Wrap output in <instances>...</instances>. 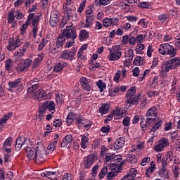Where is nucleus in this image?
I'll return each instance as SVG.
<instances>
[{
  "label": "nucleus",
  "mask_w": 180,
  "mask_h": 180,
  "mask_svg": "<svg viewBox=\"0 0 180 180\" xmlns=\"http://www.w3.org/2000/svg\"><path fill=\"white\" fill-rule=\"evenodd\" d=\"M144 44H139L135 49L136 54H143V50H144Z\"/></svg>",
  "instance_id": "obj_54"
},
{
  "label": "nucleus",
  "mask_w": 180,
  "mask_h": 180,
  "mask_svg": "<svg viewBox=\"0 0 180 180\" xmlns=\"http://www.w3.org/2000/svg\"><path fill=\"white\" fill-rule=\"evenodd\" d=\"M158 20L160 23H167L168 20H169V15L162 13L158 15Z\"/></svg>",
  "instance_id": "obj_40"
},
{
  "label": "nucleus",
  "mask_w": 180,
  "mask_h": 180,
  "mask_svg": "<svg viewBox=\"0 0 180 180\" xmlns=\"http://www.w3.org/2000/svg\"><path fill=\"white\" fill-rule=\"evenodd\" d=\"M65 39H70L71 40H75L77 38V31L72 28V24L69 22V25L66 26V28L61 34Z\"/></svg>",
  "instance_id": "obj_4"
},
{
  "label": "nucleus",
  "mask_w": 180,
  "mask_h": 180,
  "mask_svg": "<svg viewBox=\"0 0 180 180\" xmlns=\"http://www.w3.org/2000/svg\"><path fill=\"white\" fill-rule=\"evenodd\" d=\"M170 70H175V68L171 61L168 60L165 65H162L160 74L162 77H167V72H169Z\"/></svg>",
  "instance_id": "obj_10"
},
{
  "label": "nucleus",
  "mask_w": 180,
  "mask_h": 180,
  "mask_svg": "<svg viewBox=\"0 0 180 180\" xmlns=\"http://www.w3.org/2000/svg\"><path fill=\"white\" fill-rule=\"evenodd\" d=\"M44 58V53L38 55V57L34 60V67H39V64H40L41 61H43Z\"/></svg>",
  "instance_id": "obj_50"
},
{
  "label": "nucleus",
  "mask_w": 180,
  "mask_h": 180,
  "mask_svg": "<svg viewBox=\"0 0 180 180\" xmlns=\"http://www.w3.org/2000/svg\"><path fill=\"white\" fill-rule=\"evenodd\" d=\"M12 146V137L7 138L3 143V147H11Z\"/></svg>",
  "instance_id": "obj_59"
},
{
  "label": "nucleus",
  "mask_w": 180,
  "mask_h": 180,
  "mask_svg": "<svg viewBox=\"0 0 180 180\" xmlns=\"http://www.w3.org/2000/svg\"><path fill=\"white\" fill-rule=\"evenodd\" d=\"M166 156L167 160L170 161V162H173V164H176V165H179L180 161L179 158H178L175 155H174V153L172 151H169L166 153Z\"/></svg>",
  "instance_id": "obj_23"
},
{
  "label": "nucleus",
  "mask_w": 180,
  "mask_h": 180,
  "mask_svg": "<svg viewBox=\"0 0 180 180\" xmlns=\"http://www.w3.org/2000/svg\"><path fill=\"white\" fill-rule=\"evenodd\" d=\"M20 81H22V78H18L13 82H9L8 85L11 89H22V83H20Z\"/></svg>",
  "instance_id": "obj_21"
},
{
  "label": "nucleus",
  "mask_w": 180,
  "mask_h": 180,
  "mask_svg": "<svg viewBox=\"0 0 180 180\" xmlns=\"http://www.w3.org/2000/svg\"><path fill=\"white\" fill-rule=\"evenodd\" d=\"M158 176L162 179H168L171 176V172L167 169V167H162L158 172Z\"/></svg>",
  "instance_id": "obj_20"
},
{
  "label": "nucleus",
  "mask_w": 180,
  "mask_h": 180,
  "mask_svg": "<svg viewBox=\"0 0 180 180\" xmlns=\"http://www.w3.org/2000/svg\"><path fill=\"white\" fill-rule=\"evenodd\" d=\"M155 120V118H150V117H147L146 120L145 119H141V127L142 129L146 130L147 126H150V124H151V123H153Z\"/></svg>",
  "instance_id": "obj_30"
},
{
  "label": "nucleus",
  "mask_w": 180,
  "mask_h": 180,
  "mask_svg": "<svg viewBox=\"0 0 180 180\" xmlns=\"http://www.w3.org/2000/svg\"><path fill=\"white\" fill-rule=\"evenodd\" d=\"M125 140L124 137L118 138L114 143V148L115 150H120L124 146Z\"/></svg>",
  "instance_id": "obj_29"
},
{
  "label": "nucleus",
  "mask_w": 180,
  "mask_h": 180,
  "mask_svg": "<svg viewBox=\"0 0 180 180\" xmlns=\"http://www.w3.org/2000/svg\"><path fill=\"white\" fill-rule=\"evenodd\" d=\"M56 147H57V143L54 142H51L50 143H49L46 151H47L48 154H51V153L54 152Z\"/></svg>",
  "instance_id": "obj_44"
},
{
  "label": "nucleus",
  "mask_w": 180,
  "mask_h": 180,
  "mask_svg": "<svg viewBox=\"0 0 180 180\" xmlns=\"http://www.w3.org/2000/svg\"><path fill=\"white\" fill-rule=\"evenodd\" d=\"M106 174H108V167H103L100 172L98 176L102 179V178H105V175H106Z\"/></svg>",
  "instance_id": "obj_62"
},
{
  "label": "nucleus",
  "mask_w": 180,
  "mask_h": 180,
  "mask_svg": "<svg viewBox=\"0 0 180 180\" xmlns=\"http://www.w3.org/2000/svg\"><path fill=\"white\" fill-rule=\"evenodd\" d=\"M112 115L114 116H117L118 117H124V116H126V110L115 108L112 111Z\"/></svg>",
  "instance_id": "obj_35"
},
{
  "label": "nucleus",
  "mask_w": 180,
  "mask_h": 180,
  "mask_svg": "<svg viewBox=\"0 0 180 180\" xmlns=\"http://www.w3.org/2000/svg\"><path fill=\"white\" fill-rule=\"evenodd\" d=\"M30 46V44H29V42H25L21 49L15 52V61H20V60H22V58L23 56H25V54H26V51L29 49Z\"/></svg>",
  "instance_id": "obj_5"
},
{
  "label": "nucleus",
  "mask_w": 180,
  "mask_h": 180,
  "mask_svg": "<svg viewBox=\"0 0 180 180\" xmlns=\"http://www.w3.org/2000/svg\"><path fill=\"white\" fill-rule=\"evenodd\" d=\"M137 175V170L135 168L130 169L129 172L125 176L128 180H134Z\"/></svg>",
  "instance_id": "obj_38"
},
{
  "label": "nucleus",
  "mask_w": 180,
  "mask_h": 180,
  "mask_svg": "<svg viewBox=\"0 0 180 180\" xmlns=\"http://www.w3.org/2000/svg\"><path fill=\"white\" fill-rule=\"evenodd\" d=\"M63 13L67 15L68 19H71L75 13V8L71 3H65L63 4Z\"/></svg>",
  "instance_id": "obj_7"
},
{
  "label": "nucleus",
  "mask_w": 180,
  "mask_h": 180,
  "mask_svg": "<svg viewBox=\"0 0 180 180\" xmlns=\"http://www.w3.org/2000/svg\"><path fill=\"white\" fill-rule=\"evenodd\" d=\"M67 65L68 64L65 62H60L57 63L53 68V72H61Z\"/></svg>",
  "instance_id": "obj_32"
},
{
  "label": "nucleus",
  "mask_w": 180,
  "mask_h": 180,
  "mask_svg": "<svg viewBox=\"0 0 180 180\" xmlns=\"http://www.w3.org/2000/svg\"><path fill=\"white\" fill-rule=\"evenodd\" d=\"M81 137L80 147L85 150L89 146V138L85 135H82Z\"/></svg>",
  "instance_id": "obj_33"
},
{
  "label": "nucleus",
  "mask_w": 180,
  "mask_h": 180,
  "mask_svg": "<svg viewBox=\"0 0 180 180\" xmlns=\"http://www.w3.org/2000/svg\"><path fill=\"white\" fill-rule=\"evenodd\" d=\"M162 123H164L162 120H160L158 122H156L154 126L151 128L150 132L154 133V131H157V130H158V129H160L161 126H162Z\"/></svg>",
  "instance_id": "obj_42"
},
{
  "label": "nucleus",
  "mask_w": 180,
  "mask_h": 180,
  "mask_svg": "<svg viewBox=\"0 0 180 180\" xmlns=\"http://www.w3.org/2000/svg\"><path fill=\"white\" fill-rule=\"evenodd\" d=\"M127 161L129 164H136L137 163V158L135 155L129 154L127 157Z\"/></svg>",
  "instance_id": "obj_45"
},
{
  "label": "nucleus",
  "mask_w": 180,
  "mask_h": 180,
  "mask_svg": "<svg viewBox=\"0 0 180 180\" xmlns=\"http://www.w3.org/2000/svg\"><path fill=\"white\" fill-rule=\"evenodd\" d=\"M39 20H40V17L34 13H30L25 23L22 24L20 32L21 34H25L26 29H27L28 25H32V26H39Z\"/></svg>",
  "instance_id": "obj_2"
},
{
  "label": "nucleus",
  "mask_w": 180,
  "mask_h": 180,
  "mask_svg": "<svg viewBox=\"0 0 180 180\" xmlns=\"http://www.w3.org/2000/svg\"><path fill=\"white\" fill-rule=\"evenodd\" d=\"M96 86L100 89V92H103V91L106 89V84H105V82H103L102 80H98L96 82Z\"/></svg>",
  "instance_id": "obj_49"
},
{
  "label": "nucleus",
  "mask_w": 180,
  "mask_h": 180,
  "mask_svg": "<svg viewBox=\"0 0 180 180\" xmlns=\"http://www.w3.org/2000/svg\"><path fill=\"white\" fill-rule=\"evenodd\" d=\"M109 109H110V105H109V103H105L101 104L98 111L101 115H106L109 112Z\"/></svg>",
  "instance_id": "obj_34"
},
{
  "label": "nucleus",
  "mask_w": 180,
  "mask_h": 180,
  "mask_svg": "<svg viewBox=\"0 0 180 180\" xmlns=\"http://www.w3.org/2000/svg\"><path fill=\"white\" fill-rule=\"evenodd\" d=\"M141 94H136V96H134L132 97H129L126 99V103L127 105H139V102H140V100H141Z\"/></svg>",
  "instance_id": "obj_17"
},
{
  "label": "nucleus",
  "mask_w": 180,
  "mask_h": 180,
  "mask_svg": "<svg viewBox=\"0 0 180 180\" xmlns=\"http://www.w3.org/2000/svg\"><path fill=\"white\" fill-rule=\"evenodd\" d=\"M12 68H13V65H12V59L7 58L5 60V70L8 71V72H11L12 71Z\"/></svg>",
  "instance_id": "obj_41"
},
{
  "label": "nucleus",
  "mask_w": 180,
  "mask_h": 180,
  "mask_svg": "<svg viewBox=\"0 0 180 180\" xmlns=\"http://www.w3.org/2000/svg\"><path fill=\"white\" fill-rule=\"evenodd\" d=\"M117 174H119L118 171L109 172L107 174V178H108V179H113L115 176H117Z\"/></svg>",
  "instance_id": "obj_56"
},
{
  "label": "nucleus",
  "mask_w": 180,
  "mask_h": 180,
  "mask_svg": "<svg viewBox=\"0 0 180 180\" xmlns=\"http://www.w3.org/2000/svg\"><path fill=\"white\" fill-rule=\"evenodd\" d=\"M72 143V136L67 135L63 139V142L61 143V147H67L68 144Z\"/></svg>",
  "instance_id": "obj_37"
},
{
  "label": "nucleus",
  "mask_w": 180,
  "mask_h": 180,
  "mask_svg": "<svg viewBox=\"0 0 180 180\" xmlns=\"http://www.w3.org/2000/svg\"><path fill=\"white\" fill-rule=\"evenodd\" d=\"M56 101L57 103H63V102L64 101V95L57 94L56 96Z\"/></svg>",
  "instance_id": "obj_63"
},
{
  "label": "nucleus",
  "mask_w": 180,
  "mask_h": 180,
  "mask_svg": "<svg viewBox=\"0 0 180 180\" xmlns=\"http://www.w3.org/2000/svg\"><path fill=\"white\" fill-rule=\"evenodd\" d=\"M139 8L142 9H152L153 6H151V3L147 1L141 2L139 4Z\"/></svg>",
  "instance_id": "obj_47"
},
{
  "label": "nucleus",
  "mask_w": 180,
  "mask_h": 180,
  "mask_svg": "<svg viewBox=\"0 0 180 180\" xmlns=\"http://www.w3.org/2000/svg\"><path fill=\"white\" fill-rule=\"evenodd\" d=\"M122 124L124 127H130V118L129 116H127L123 119Z\"/></svg>",
  "instance_id": "obj_58"
},
{
  "label": "nucleus",
  "mask_w": 180,
  "mask_h": 180,
  "mask_svg": "<svg viewBox=\"0 0 180 180\" xmlns=\"http://www.w3.org/2000/svg\"><path fill=\"white\" fill-rule=\"evenodd\" d=\"M60 22V18H58V11H53L51 13V18L49 20V23L52 27H56Z\"/></svg>",
  "instance_id": "obj_12"
},
{
  "label": "nucleus",
  "mask_w": 180,
  "mask_h": 180,
  "mask_svg": "<svg viewBox=\"0 0 180 180\" xmlns=\"http://www.w3.org/2000/svg\"><path fill=\"white\" fill-rule=\"evenodd\" d=\"M90 82L91 81L86 77H82L80 79V83L83 89H84V91H88L89 92L91 91V84H89Z\"/></svg>",
  "instance_id": "obj_26"
},
{
  "label": "nucleus",
  "mask_w": 180,
  "mask_h": 180,
  "mask_svg": "<svg viewBox=\"0 0 180 180\" xmlns=\"http://www.w3.org/2000/svg\"><path fill=\"white\" fill-rule=\"evenodd\" d=\"M136 96V87L132 86L129 90L127 91L126 98H131Z\"/></svg>",
  "instance_id": "obj_48"
},
{
  "label": "nucleus",
  "mask_w": 180,
  "mask_h": 180,
  "mask_svg": "<svg viewBox=\"0 0 180 180\" xmlns=\"http://www.w3.org/2000/svg\"><path fill=\"white\" fill-rule=\"evenodd\" d=\"M158 51L162 56H169L170 57L176 56V49L174 48V46L168 43L162 44L159 47Z\"/></svg>",
  "instance_id": "obj_1"
},
{
  "label": "nucleus",
  "mask_w": 180,
  "mask_h": 180,
  "mask_svg": "<svg viewBox=\"0 0 180 180\" xmlns=\"http://www.w3.org/2000/svg\"><path fill=\"white\" fill-rule=\"evenodd\" d=\"M138 25L141 26V27L143 29H147V26H148V21L144 18H142L138 22Z\"/></svg>",
  "instance_id": "obj_52"
},
{
  "label": "nucleus",
  "mask_w": 180,
  "mask_h": 180,
  "mask_svg": "<svg viewBox=\"0 0 180 180\" xmlns=\"http://www.w3.org/2000/svg\"><path fill=\"white\" fill-rule=\"evenodd\" d=\"M31 64L32 60L29 58L23 60L17 65V70L18 71V72H22L25 71L27 68H29Z\"/></svg>",
  "instance_id": "obj_11"
},
{
  "label": "nucleus",
  "mask_w": 180,
  "mask_h": 180,
  "mask_svg": "<svg viewBox=\"0 0 180 180\" xmlns=\"http://www.w3.org/2000/svg\"><path fill=\"white\" fill-rule=\"evenodd\" d=\"M27 144H31L32 146V142L30 140H25L24 142L22 140V138L19 137L17 138V140L15 141V150L16 151H20L22 149V147H27Z\"/></svg>",
  "instance_id": "obj_13"
},
{
  "label": "nucleus",
  "mask_w": 180,
  "mask_h": 180,
  "mask_svg": "<svg viewBox=\"0 0 180 180\" xmlns=\"http://www.w3.org/2000/svg\"><path fill=\"white\" fill-rule=\"evenodd\" d=\"M77 124H82L83 127L86 129H91V126H92V122L84 119L82 116L80 115V117L77 118Z\"/></svg>",
  "instance_id": "obj_19"
},
{
  "label": "nucleus",
  "mask_w": 180,
  "mask_h": 180,
  "mask_svg": "<svg viewBox=\"0 0 180 180\" xmlns=\"http://www.w3.org/2000/svg\"><path fill=\"white\" fill-rule=\"evenodd\" d=\"M120 91V88L119 87H115L113 90H111L110 91V96H116L117 94Z\"/></svg>",
  "instance_id": "obj_64"
},
{
  "label": "nucleus",
  "mask_w": 180,
  "mask_h": 180,
  "mask_svg": "<svg viewBox=\"0 0 180 180\" xmlns=\"http://www.w3.org/2000/svg\"><path fill=\"white\" fill-rule=\"evenodd\" d=\"M56 174H57V172H45L41 173V176H45L46 178H51V175H56Z\"/></svg>",
  "instance_id": "obj_60"
},
{
  "label": "nucleus",
  "mask_w": 180,
  "mask_h": 180,
  "mask_svg": "<svg viewBox=\"0 0 180 180\" xmlns=\"http://www.w3.org/2000/svg\"><path fill=\"white\" fill-rule=\"evenodd\" d=\"M49 154L47 153V150H44L42 149H37V154L35 156V162L37 164H40V162H43L44 161V155H47Z\"/></svg>",
  "instance_id": "obj_14"
},
{
  "label": "nucleus",
  "mask_w": 180,
  "mask_h": 180,
  "mask_svg": "<svg viewBox=\"0 0 180 180\" xmlns=\"http://www.w3.org/2000/svg\"><path fill=\"white\" fill-rule=\"evenodd\" d=\"M37 88H39V84H33L31 87H28L27 89V94H34V95H36V92H37Z\"/></svg>",
  "instance_id": "obj_43"
},
{
  "label": "nucleus",
  "mask_w": 180,
  "mask_h": 180,
  "mask_svg": "<svg viewBox=\"0 0 180 180\" xmlns=\"http://www.w3.org/2000/svg\"><path fill=\"white\" fill-rule=\"evenodd\" d=\"M169 146V142L167 139L162 138L160 139L158 143L153 148V150L157 153H160L162 151L165 147H168Z\"/></svg>",
  "instance_id": "obj_6"
},
{
  "label": "nucleus",
  "mask_w": 180,
  "mask_h": 180,
  "mask_svg": "<svg viewBox=\"0 0 180 180\" xmlns=\"http://www.w3.org/2000/svg\"><path fill=\"white\" fill-rule=\"evenodd\" d=\"M64 43H65V37H64L63 35H59L58 37V39L56 41V49H60L63 47Z\"/></svg>",
  "instance_id": "obj_39"
},
{
  "label": "nucleus",
  "mask_w": 180,
  "mask_h": 180,
  "mask_svg": "<svg viewBox=\"0 0 180 180\" xmlns=\"http://www.w3.org/2000/svg\"><path fill=\"white\" fill-rule=\"evenodd\" d=\"M122 155H114V161L117 162V165H123L124 163L122 162Z\"/></svg>",
  "instance_id": "obj_57"
},
{
  "label": "nucleus",
  "mask_w": 180,
  "mask_h": 180,
  "mask_svg": "<svg viewBox=\"0 0 180 180\" xmlns=\"http://www.w3.org/2000/svg\"><path fill=\"white\" fill-rule=\"evenodd\" d=\"M46 110H47V108H46V106H44V104H43L39 110V117H43L44 116V113H46Z\"/></svg>",
  "instance_id": "obj_55"
},
{
  "label": "nucleus",
  "mask_w": 180,
  "mask_h": 180,
  "mask_svg": "<svg viewBox=\"0 0 180 180\" xmlns=\"http://www.w3.org/2000/svg\"><path fill=\"white\" fill-rule=\"evenodd\" d=\"M95 162V156L94 155H89L83 158L82 165L84 169H89Z\"/></svg>",
  "instance_id": "obj_8"
},
{
  "label": "nucleus",
  "mask_w": 180,
  "mask_h": 180,
  "mask_svg": "<svg viewBox=\"0 0 180 180\" xmlns=\"http://www.w3.org/2000/svg\"><path fill=\"white\" fill-rule=\"evenodd\" d=\"M48 110L50 111L51 115L56 113V105L54 104V101H47L44 103Z\"/></svg>",
  "instance_id": "obj_31"
},
{
  "label": "nucleus",
  "mask_w": 180,
  "mask_h": 180,
  "mask_svg": "<svg viewBox=\"0 0 180 180\" xmlns=\"http://www.w3.org/2000/svg\"><path fill=\"white\" fill-rule=\"evenodd\" d=\"M25 151L27 153V157L29 160H36V154L37 153V150H36L34 147L30 146H25Z\"/></svg>",
  "instance_id": "obj_15"
},
{
  "label": "nucleus",
  "mask_w": 180,
  "mask_h": 180,
  "mask_svg": "<svg viewBox=\"0 0 180 180\" xmlns=\"http://www.w3.org/2000/svg\"><path fill=\"white\" fill-rule=\"evenodd\" d=\"M158 115V110H157V107L155 106L150 107L146 114V116L150 117V119H154V117H157Z\"/></svg>",
  "instance_id": "obj_24"
},
{
  "label": "nucleus",
  "mask_w": 180,
  "mask_h": 180,
  "mask_svg": "<svg viewBox=\"0 0 180 180\" xmlns=\"http://www.w3.org/2000/svg\"><path fill=\"white\" fill-rule=\"evenodd\" d=\"M115 158V153H107L105 155V162H109V161H112Z\"/></svg>",
  "instance_id": "obj_61"
},
{
  "label": "nucleus",
  "mask_w": 180,
  "mask_h": 180,
  "mask_svg": "<svg viewBox=\"0 0 180 180\" xmlns=\"http://www.w3.org/2000/svg\"><path fill=\"white\" fill-rule=\"evenodd\" d=\"M89 37V32L85 30H82L79 32V39L80 41H84V40H86Z\"/></svg>",
  "instance_id": "obj_36"
},
{
  "label": "nucleus",
  "mask_w": 180,
  "mask_h": 180,
  "mask_svg": "<svg viewBox=\"0 0 180 180\" xmlns=\"http://www.w3.org/2000/svg\"><path fill=\"white\" fill-rule=\"evenodd\" d=\"M170 63H172V65H173L174 68H178L180 65V58L179 57H175L174 58H172L169 60Z\"/></svg>",
  "instance_id": "obj_46"
},
{
  "label": "nucleus",
  "mask_w": 180,
  "mask_h": 180,
  "mask_svg": "<svg viewBox=\"0 0 180 180\" xmlns=\"http://www.w3.org/2000/svg\"><path fill=\"white\" fill-rule=\"evenodd\" d=\"M155 169H156L155 162L154 161H152L150 164V167L146 169L145 172V175L146 178H150L151 175L154 174Z\"/></svg>",
  "instance_id": "obj_27"
},
{
  "label": "nucleus",
  "mask_w": 180,
  "mask_h": 180,
  "mask_svg": "<svg viewBox=\"0 0 180 180\" xmlns=\"http://www.w3.org/2000/svg\"><path fill=\"white\" fill-rule=\"evenodd\" d=\"M143 63L144 59L141 56H136L134 60V64H135V65H143Z\"/></svg>",
  "instance_id": "obj_51"
},
{
  "label": "nucleus",
  "mask_w": 180,
  "mask_h": 180,
  "mask_svg": "<svg viewBox=\"0 0 180 180\" xmlns=\"http://www.w3.org/2000/svg\"><path fill=\"white\" fill-rule=\"evenodd\" d=\"M78 117H81V115H76L74 112H70L68 115V117L66 118L67 126H71V124H72L74 120H75V122L77 123V119H78Z\"/></svg>",
  "instance_id": "obj_22"
},
{
  "label": "nucleus",
  "mask_w": 180,
  "mask_h": 180,
  "mask_svg": "<svg viewBox=\"0 0 180 180\" xmlns=\"http://www.w3.org/2000/svg\"><path fill=\"white\" fill-rule=\"evenodd\" d=\"M15 8H12L8 13V23L11 25V27L16 26V21L15 20Z\"/></svg>",
  "instance_id": "obj_28"
},
{
  "label": "nucleus",
  "mask_w": 180,
  "mask_h": 180,
  "mask_svg": "<svg viewBox=\"0 0 180 180\" xmlns=\"http://www.w3.org/2000/svg\"><path fill=\"white\" fill-rule=\"evenodd\" d=\"M75 53H77V50H65L62 52L60 55V58H63V60H69L70 61H72L74 60V57H75Z\"/></svg>",
  "instance_id": "obj_9"
},
{
  "label": "nucleus",
  "mask_w": 180,
  "mask_h": 180,
  "mask_svg": "<svg viewBox=\"0 0 180 180\" xmlns=\"http://www.w3.org/2000/svg\"><path fill=\"white\" fill-rule=\"evenodd\" d=\"M109 54L108 55V59L110 61H117L122 58V49L120 46H112V48L108 49Z\"/></svg>",
  "instance_id": "obj_3"
},
{
  "label": "nucleus",
  "mask_w": 180,
  "mask_h": 180,
  "mask_svg": "<svg viewBox=\"0 0 180 180\" xmlns=\"http://www.w3.org/2000/svg\"><path fill=\"white\" fill-rule=\"evenodd\" d=\"M119 25V19L106 18L103 20V25L104 27H109L110 26H117Z\"/></svg>",
  "instance_id": "obj_16"
},
{
  "label": "nucleus",
  "mask_w": 180,
  "mask_h": 180,
  "mask_svg": "<svg viewBox=\"0 0 180 180\" xmlns=\"http://www.w3.org/2000/svg\"><path fill=\"white\" fill-rule=\"evenodd\" d=\"M34 99L38 101V102H41L46 99V92L44 90H38L34 95Z\"/></svg>",
  "instance_id": "obj_25"
},
{
  "label": "nucleus",
  "mask_w": 180,
  "mask_h": 180,
  "mask_svg": "<svg viewBox=\"0 0 180 180\" xmlns=\"http://www.w3.org/2000/svg\"><path fill=\"white\" fill-rule=\"evenodd\" d=\"M134 56V53L133 52V50L129 49L124 53V58H126L124 65L125 67H127L131 61H133V57Z\"/></svg>",
  "instance_id": "obj_18"
},
{
  "label": "nucleus",
  "mask_w": 180,
  "mask_h": 180,
  "mask_svg": "<svg viewBox=\"0 0 180 180\" xmlns=\"http://www.w3.org/2000/svg\"><path fill=\"white\" fill-rule=\"evenodd\" d=\"M12 42L16 49H19V47L22 46V41H20V39H19V37H15Z\"/></svg>",
  "instance_id": "obj_53"
}]
</instances>
